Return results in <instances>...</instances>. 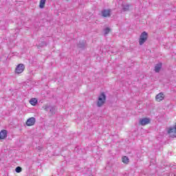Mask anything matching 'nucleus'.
<instances>
[{"mask_svg": "<svg viewBox=\"0 0 176 176\" xmlns=\"http://www.w3.org/2000/svg\"><path fill=\"white\" fill-rule=\"evenodd\" d=\"M129 162V157L127 156L122 157V162H124L125 164H128Z\"/></svg>", "mask_w": 176, "mask_h": 176, "instance_id": "a211bd4d", "label": "nucleus"}, {"mask_svg": "<svg viewBox=\"0 0 176 176\" xmlns=\"http://www.w3.org/2000/svg\"><path fill=\"white\" fill-rule=\"evenodd\" d=\"M36 149H37L38 151V152H41L42 151V149H43V146H38L36 147Z\"/></svg>", "mask_w": 176, "mask_h": 176, "instance_id": "412c9836", "label": "nucleus"}, {"mask_svg": "<svg viewBox=\"0 0 176 176\" xmlns=\"http://www.w3.org/2000/svg\"><path fill=\"white\" fill-rule=\"evenodd\" d=\"M140 123L142 126H145L151 123V119L149 118H142L140 120Z\"/></svg>", "mask_w": 176, "mask_h": 176, "instance_id": "0eeeda50", "label": "nucleus"}, {"mask_svg": "<svg viewBox=\"0 0 176 176\" xmlns=\"http://www.w3.org/2000/svg\"><path fill=\"white\" fill-rule=\"evenodd\" d=\"M163 66V64L162 63H159L155 66V71L157 73L160 72V70L162 69V67Z\"/></svg>", "mask_w": 176, "mask_h": 176, "instance_id": "9d476101", "label": "nucleus"}, {"mask_svg": "<svg viewBox=\"0 0 176 176\" xmlns=\"http://www.w3.org/2000/svg\"><path fill=\"white\" fill-rule=\"evenodd\" d=\"M50 112L51 115H54L56 113V107L50 106Z\"/></svg>", "mask_w": 176, "mask_h": 176, "instance_id": "dca6fc26", "label": "nucleus"}, {"mask_svg": "<svg viewBox=\"0 0 176 176\" xmlns=\"http://www.w3.org/2000/svg\"><path fill=\"white\" fill-rule=\"evenodd\" d=\"M45 46H47V43L45 41H41L37 45V47L39 49V47H45Z\"/></svg>", "mask_w": 176, "mask_h": 176, "instance_id": "2eb2a0df", "label": "nucleus"}, {"mask_svg": "<svg viewBox=\"0 0 176 176\" xmlns=\"http://www.w3.org/2000/svg\"><path fill=\"white\" fill-rule=\"evenodd\" d=\"M171 133H176V124L168 128V134H171Z\"/></svg>", "mask_w": 176, "mask_h": 176, "instance_id": "f8f14e48", "label": "nucleus"}, {"mask_svg": "<svg viewBox=\"0 0 176 176\" xmlns=\"http://www.w3.org/2000/svg\"><path fill=\"white\" fill-rule=\"evenodd\" d=\"M156 101H158V102H160V101H163L164 100V94L163 92H160L155 96Z\"/></svg>", "mask_w": 176, "mask_h": 176, "instance_id": "6e6552de", "label": "nucleus"}, {"mask_svg": "<svg viewBox=\"0 0 176 176\" xmlns=\"http://www.w3.org/2000/svg\"><path fill=\"white\" fill-rule=\"evenodd\" d=\"M111 31H112V29H111V28H109V27L104 28L103 29L104 36H107V35H108V34H109Z\"/></svg>", "mask_w": 176, "mask_h": 176, "instance_id": "ddd939ff", "label": "nucleus"}, {"mask_svg": "<svg viewBox=\"0 0 176 176\" xmlns=\"http://www.w3.org/2000/svg\"><path fill=\"white\" fill-rule=\"evenodd\" d=\"M24 69H25V66H24V64L20 63L15 69V74H17L18 75L22 74V72H24Z\"/></svg>", "mask_w": 176, "mask_h": 176, "instance_id": "7ed1b4c3", "label": "nucleus"}, {"mask_svg": "<svg viewBox=\"0 0 176 176\" xmlns=\"http://www.w3.org/2000/svg\"><path fill=\"white\" fill-rule=\"evenodd\" d=\"M148 39V33L146 32H142L140 37L139 38V43L140 46H142V44L146 42Z\"/></svg>", "mask_w": 176, "mask_h": 176, "instance_id": "f03ea898", "label": "nucleus"}, {"mask_svg": "<svg viewBox=\"0 0 176 176\" xmlns=\"http://www.w3.org/2000/svg\"><path fill=\"white\" fill-rule=\"evenodd\" d=\"M36 119L34 117L28 118L26 121V126H34L35 124Z\"/></svg>", "mask_w": 176, "mask_h": 176, "instance_id": "423d86ee", "label": "nucleus"}, {"mask_svg": "<svg viewBox=\"0 0 176 176\" xmlns=\"http://www.w3.org/2000/svg\"><path fill=\"white\" fill-rule=\"evenodd\" d=\"M107 96L105 95V93L102 92L98 97L97 107H98L99 108H100V107H102L105 104Z\"/></svg>", "mask_w": 176, "mask_h": 176, "instance_id": "f257e3e1", "label": "nucleus"}, {"mask_svg": "<svg viewBox=\"0 0 176 176\" xmlns=\"http://www.w3.org/2000/svg\"><path fill=\"white\" fill-rule=\"evenodd\" d=\"M112 10L111 9H104L101 11L102 17H111V12Z\"/></svg>", "mask_w": 176, "mask_h": 176, "instance_id": "20e7f679", "label": "nucleus"}, {"mask_svg": "<svg viewBox=\"0 0 176 176\" xmlns=\"http://www.w3.org/2000/svg\"><path fill=\"white\" fill-rule=\"evenodd\" d=\"M45 3H46V0H41L40 4H39L40 9H43V8H45Z\"/></svg>", "mask_w": 176, "mask_h": 176, "instance_id": "f3484780", "label": "nucleus"}, {"mask_svg": "<svg viewBox=\"0 0 176 176\" xmlns=\"http://www.w3.org/2000/svg\"><path fill=\"white\" fill-rule=\"evenodd\" d=\"M77 47L79 49H82V50H85V49L86 47H87V44L86 43V41L81 40V41H78V43L77 44Z\"/></svg>", "mask_w": 176, "mask_h": 176, "instance_id": "39448f33", "label": "nucleus"}, {"mask_svg": "<svg viewBox=\"0 0 176 176\" xmlns=\"http://www.w3.org/2000/svg\"><path fill=\"white\" fill-rule=\"evenodd\" d=\"M74 151H75V152H78V147H76Z\"/></svg>", "mask_w": 176, "mask_h": 176, "instance_id": "5701e85b", "label": "nucleus"}, {"mask_svg": "<svg viewBox=\"0 0 176 176\" xmlns=\"http://www.w3.org/2000/svg\"><path fill=\"white\" fill-rule=\"evenodd\" d=\"M22 170H23V168L21 166H17L15 168L16 173H21Z\"/></svg>", "mask_w": 176, "mask_h": 176, "instance_id": "6ab92c4d", "label": "nucleus"}, {"mask_svg": "<svg viewBox=\"0 0 176 176\" xmlns=\"http://www.w3.org/2000/svg\"><path fill=\"white\" fill-rule=\"evenodd\" d=\"M8 137V131L3 129L0 132V140H5Z\"/></svg>", "mask_w": 176, "mask_h": 176, "instance_id": "1a4fd4ad", "label": "nucleus"}, {"mask_svg": "<svg viewBox=\"0 0 176 176\" xmlns=\"http://www.w3.org/2000/svg\"><path fill=\"white\" fill-rule=\"evenodd\" d=\"M30 103L31 104V105H33V107H35V105L38 104V100H36V98H32V99H30Z\"/></svg>", "mask_w": 176, "mask_h": 176, "instance_id": "4468645a", "label": "nucleus"}, {"mask_svg": "<svg viewBox=\"0 0 176 176\" xmlns=\"http://www.w3.org/2000/svg\"><path fill=\"white\" fill-rule=\"evenodd\" d=\"M45 111L46 112H49L50 109V106H45L43 107Z\"/></svg>", "mask_w": 176, "mask_h": 176, "instance_id": "aec40b11", "label": "nucleus"}, {"mask_svg": "<svg viewBox=\"0 0 176 176\" xmlns=\"http://www.w3.org/2000/svg\"><path fill=\"white\" fill-rule=\"evenodd\" d=\"M0 28L1 30H6V26L5 25V24H3L0 26Z\"/></svg>", "mask_w": 176, "mask_h": 176, "instance_id": "4be33fe9", "label": "nucleus"}, {"mask_svg": "<svg viewBox=\"0 0 176 176\" xmlns=\"http://www.w3.org/2000/svg\"><path fill=\"white\" fill-rule=\"evenodd\" d=\"M123 12H129L130 10V5L129 4H122V5Z\"/></svg>", "mask_w": 176, "mask_h": 176, "instance_id": "9b49d317", "label": "nucleus"}]
</instances>
